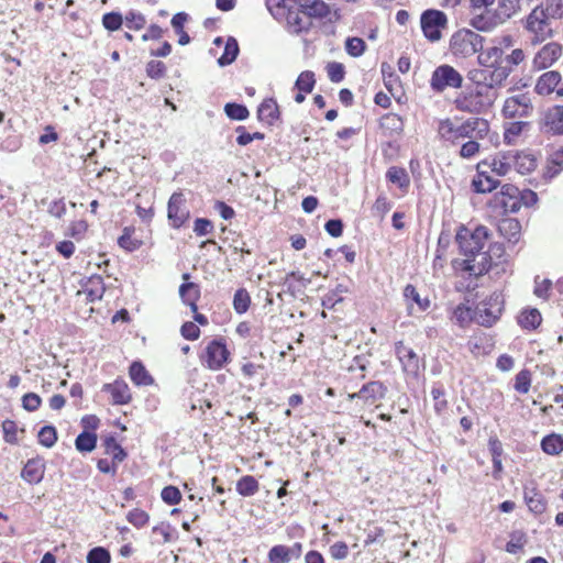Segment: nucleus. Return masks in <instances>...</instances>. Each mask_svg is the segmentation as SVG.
Returning <instances> with one entry per match:
<instances>
[{"mask_svg":"<svg viewBox=\"0 0 563 563\" xmlns=\"http://www.w3.org/2000/svg\"><path fill=\"white\" fill-rule=\"evenodd\" d=\"M488 132V121L478 117L440 119L437 125L439 139L451 146L460 145L466 139L486 137Z\"/></svg>","mask_w":563,"mask_h":563,"instance_id":"nucleus-1","label":"nucleus"},{"mask_svg":"<svg viewBox=\"0 0 563 563\" xmlns=\"http://www.w3.org/2000/svg\"><path fill=\"white\" fill-rule=\"evenodd\" d=\"M498 98V92L494 85H487L484 81H475L467 86L455 97L454 107L470 114L478 115L486 113Z\"/></svg>","mask_w":563,"mask_h":563,"instance_id":"nucleus-2","label":"nucleus"},{"mask_svg":"<svg viewBox=\"0 0 563 563\" xmlns=\"http://www.w3.org/2000/svg\"><path fill=\"white\" fill-rule=\"evenodd\" d=\"M538 202V195L530 189L520 190L518 187L506 184L501 187L499 195L495 196V205L499 206L505 213H516L521 206L532 207Z\"/></svg>","mask_w":563,"mask_h":563,"instance_id":"nucleus-3","label":"nucleus"},{"mask_svg":"<svg viewBox=\"0 0 563 563\" xmlns=\"http://www.w3.org/2000/svg\"><path fill=\"white\" fill-rule=\"evenodd\" d=\"M484 37L475 31L461 29L450 38V51L455 57L466 58L482 51Z\"/></svg>","mask_w":563,"mask_h":563,"instance_id":"nucleus-4","label":"nucleus"},{"mask_svg":"<svg viewBox=\"0 0 563 563\" xmlns=\"http://www.w3.org/2000/svg\"><path fill=\"white\" fill-rule=\"evenodd\" d=\"M489 239V230L484 225H477L473 231L461 227L455 235L456 243L464 255L485 254L482 250Z\"/></svg>","mask_w":563,"mask_h":563,"instance_id":"nucleus-5","label":"nucleus"},{"mask_svg":"<svg viewBox=\"0 0 563 563\" xmlns=\"http://www.w3.org/2000/svg\"><path fill=\"white\" fill-rule=\"evenodd\" d=\"M552 19L543 9V4L537 5L527 15L523 27L531 34V44L537 45L552 37L553 31L549 20Z\"/></svg>","mask_w":563,"mask_h":563,"instance_id":"nucleus-6","label":"nucleus"},{"mask_svg":"<svg viewBox=\"0 0 563 563\" xmlns=\"http://www.w3.org/2000/svg\"><path fill=\"white\" fill-rule=\"evenodd\" d=\"M504 310V297L500 292H493L482 300L474 310V321L479 325L489 328L499 319Z\"/></svg>","mask_w":563,"mask_h":563,"instance_id":"nucleus-7","label":"nucleus"},{"mask_svg":"<svg viewBox=\"0 0 563 563\" xmlns=\"http://www.w3.org/2000/svg\"><path fill=\"white\" fill-rule=\"evenodd\" d=\"M463 76L453 66L442 64L432 71L430 88L435 93H442L446 89H460L463 86Z\"/></svg>","mask_w":563,"mask_h":563,"instance_id":"nucleus-8","label":"nucleus"},{"mask_svg":"<svg viewBox=\"0 0 563 563\" xmlns=\"http://www.w3.org/2000/svg\"><path fill=\"white\" fill-rule=\"evenodd\" d=\"M533 110L531 95L521 92L507 97L504 100L500 113L505 119H527L532 115Z\"/></svg>","mask_w":563,"mask_h":563,"instance_id":"nucleus-9","label":"nucleus"},{"mask_svg":"<svg viewBox=\"0 0 563 563\" xmlns=\"http://www.w3.org/2000/svg\"><path fill=\"white\" fill-rule=\"evenodd\" d=\"M420 25L424 37L434 43L441 40L442 30L448 26V16L440 10L428 9L420 16Z\"/></svg>","mask_w":563,"mask_h":563,"instance_id":"nucleus-10","label":"nucleus"},{"mask_svg":"<svg viewBox=\"0 0 563 563\" xmlns=\"http://www.w3.org/2000/svg\"><path fill=\"white\" fill-rule=\"evenodd\" d=\"M229 357L230 352L224 340L214 339L207 344L201 362L209 369L219 371L228 363Z\"/></svg>","mask_w":563,"mask_h":563,"instance_id":"nucleus-11","label":"nucleus"},{"mask_svg":"<svg viewBox=\"0 0 563 563\" xmlns=\"http://www.w3.org/2000/svg\"><path fill=\"white\" fill-rule=\"evenodd\" d=\"M186 202V197L181 191H176L169 197L167 218L174 229H180L190 217V211Z\"/></svg>","mask_w":563,"mask_h":563,"instance_id":"nucleus-12","label":"nucleus"},{"mask_svg":"<svg viewBox=\"0 0 563 563\" xmlns=\"http://www.w3.org/2000/svg\"><path fill=\"white\" fill-rule=\"evenodd\" d=\"M563 53V46L558 42L544 44L533 56L532 68L543 70L554 65Z\"/></svg>","mask_w":563,"mask_h":563,"instance_id":"nucleus-13","label":"nucleus"},{"mask_svg":"<svg viewBox=\"0 0 563 563\" xmlns=\"http://www.w3.org/2000/svg\"><path fill=\"white\" fill-rule=\"evenodd\" d=\"M395 354L401 365L402 372L412 377H417L420 371V358L418 354L402 341L395 343Z\"/></svg>","mask_w":563,"mask_h":563,"instance_id":"nucleus-14","label":"nucleus"},{"mask_svg":"<svg viewBox=\"0 0 563 563\" xmlns=\"http://www.w3.org/2000/svg\"><path fill=\"white\" fill-rule=\"evenodd\" d=\"M534 92L539 96H548L556 92L559 97H563L562 76L556 70H548L543 73L534 85Z\"/></svg>","mask_w":563,"mask_h":563,"instance_id":"nucleus-15","label":"nucleus"},{"mask_svg":"<svg viewBox=\"0 0 563 563\" xmlns=\"http://www.w3.org/2000/svg\"><path fill=\"white\" fill-rule=\"evenodd\" d=\"M467 258L455 264V268L471 277H478L488 272L490 257L486 254L466 255Z\"/></svg>","mask_w":563,"mask_h":563,"instance_id":"nucleus-16","label":"nucleus"},{"mask_svg":"<svg viewBox=\"0 0 563 563\" xmlns=\"http://www.w3.org/2000/svg\"><path fill=\"white\" fill-rule=\"evenodd\" d=\"M476 175L472 180V187L475 192H492L499 186L498 178L487 168L486 162H479L476 166Z\"/></svg>","mask_w":563,"mask_h":563,"instance_id":"nucleus-17","label":"nucleus"},{"mask_svg":"<svg viewBox=\"0 0 563 563\" xmlns=\"http://www.w3.org/2000/svg\"><path fill=\"white\" fill-rule=\"evenodd\" d=\"M386 391L387 388L382 382L373 380L363 385L357 393L349 394V399L353 400L360 398L365 401L375 402L376 400L383 399Z\"/></svg>","mask_w":563,"mask_h":563,"instance_id":"nucleus-18","label":"nucleus"},{"mask_svg":"<svg viewBox=\"0 0 563 563\" xmlns=\"http://www.w3.org/2000/svg\"><path fill=\"white\" fill-rule=\"evenodd\" d=\"M288 31L292 34L307 33L311 26L312 21L303 10H289L286 16Z\"/></svg>","mask_w":563,"mask_h":563,"instance_id":"nucleus-19","label":"nucleus"},{"mask_svg":"<svg viewBox=\"0 0 563 563\" xmlns=\"http://www.w3.org/2000/svg\"><path fill=\"white\" fill-rule=\"evenodd\" d=\"M511 167L521 175L533 172L537 167V158L533 154L525 151H509Z\"/></svg>","mask_w":563,"mask_h":563,"instance_id":"nucleus-20","label":"nucleus"},{"mask_svg":"<svg viewBox=\"0 0 563 563\" xmlns=\"http://www.w3.org/2000/svg\"><path fill=\"white\" fill-rule=\"evenodd\" d=\"M78 295L85 294L88 302L101 300L106 291L103 278L100 275L90 276L82 285Z\"/></svg>","mask_w":563,"mask_h":563,"instance_id":"nucleus-21","label":"nucleus"},{"mask_svg":"<svg viewBox=\"0 0 563 563\" xmlns=\"http://www.w3.org/2000/svg\"><path fill=\"white\" fill-rule=\"evenodd\" d=\"M542 129L547 133L563 134V106H554L544 113Z\"/></svg>","mask_w":563,"mask_h":563,"instance_id":"nucleus-22","label":"nucleus"},{"mask_svg":"<svg viewBox=\"0 0 563 563\" xmlns=\"http://www.w3.org/2000/svg\"><path fill=\"white\" fill-rule=\"evenodd\" d=\"M45 473V462L44 460L36 457L29 460L22 472V478L31 485L38 484L42 482Z\"/></svg>","mask_w":563,"mask_h":563,"instance_id":"nucleus-23","label":"nucleus"},{"mask_svg":"<svg viewBox=\"0 0 563 563\" xmlns=\"http://www.w3.org/2000/svg\"><path fill=\"white\" fill-rule=\"evenodd\" d=\"M510 159V153L507 151L497 153L492 158L484 159L483 162L487 163V168L496 177H504L512 169Z\"/></svg>","mask_w":563,"mask_h":563,"instance_id":"nucleus-24","label":"nucleus"},{"mask_svg":"<svg viewBox=\"0 0 563 563\" xmlns=\"http://www.w3.org/2000/svg\"><path fill=\"white\" fill-rule=\"evenodd\" d=\"M498 232L509 243L516 244L521 236V224L515 218H503L497 224Z\"/></svg>","mask_w":563,"mask_h":563,"instance_id":"nucleus-25","label":"nucleus"},{"mask_svg":"<svg viewBox=\"0 0 563 563\" xmlns=\"http://www.w3.org/2000/svg\"><path fill=\"white\" fill-rule=\"evenodd\" d=\"M103 390L111 395L114 405H125L131 400L130 388L122 379H115L111 384H106Z\"/></svg>","mask_w":563,"mask_h":563,"instance_id":"nucleus-26","label":"nucleus"},{"mask_svg":"<svg viewBox=\"0 0 563 563\" xmlns=\"http://www.w3.org/2000/svg\"><path fill=\"white\" fill-rule=\"evenodd\" d=\"M504 22L497 18L496 12L486 11L471 19V25L479 32H492Z\"/></svg>","mask_w":563,"mask_h":563,"instance_id":"nucleus-27","label":"nucleus"},{"mask_svg":"<svg viewBox=\"0 0 563 563\" xmlns=\"http://www.w3.org/2000/svg\"><path fill=\"white\" fill-rule=\"evenodd\" d=\"M523 498L529 510L534 515H541L547 510V500L536 487H525Z\"/></svg>","mask_w":563,"mask_h":563,"instance_id":"nucleus-28","label":"nucleus"},{"mask_svg":"<svg viewBox=\"0 0 563 563\" xmlns=\"http://www.w3.org/2000/svg\"><path fill=\"white\" fill-rule=\"evenodd\" d=\"M379 126L387 136L400 135L404 131L402 118L396 113H386L379 120Z\"/></svg>","mask_w":563,"mask_h":563,"instance_id":"nucleus-29","label":"nucleus"},{"mask_svg":"<svg viewBox=\"0 0 563 563\" xmlns=\"http://www.w3.org/2000/svg\"><path fill=\"white\" fill-rule=\"evenodd\" d=\"M476 54L478 64L486 68H493L498 66L504 56L501 47H497L496 45H493L485 49L482 48V51L477 52Z\"/></svg>","mask_w":563,"mask_h":563,"instance_id":"nucleus-30","label":"nucleus"},{"mask_svg":"<svg viewBox=\"0 0 563 563\" xmlns=\"http://www.w3.org/2000/svg\"><path fill=\"white\" fill-rule=\"evenodd\" d=\"M257 118L261 122L273 125L279 119L278 104L274 99H265L257 109Z\"/></svg>","mask_w":563,"mask_h":563,"instance_id":"nucleus-31","label":"nucleus"},{"mask_svg":"<svg viewBox=\"0 0 563 563\" xmlns=\"http://www.w3.org/2000/svg\"><path fill=\"white\" fill-rule=\"evenodd\" d=\"M351 280L346 283H339L333 289H331L322 299V306L332 309L339 302H342L344 296L351 292Z\"/></svg>","mask_w":563,"mask_h":563,"instance_id":"nucleus-32","label":"nucleus"},{"mask_svg":"<svg viewBox=\"0 0 563 563\" xmlns=\"http://www.w3.org/2000/svg\"><path fill=\"white\" fill-rule=\"evenodd\" d=\"M179 296L183 302L190 307L192 312L198 309L197 301L200 298V288L197 284L186 282L179 287Z\"/></svg>","mask_w":563,"mask_h":563,"instance_id":"nucleus-33","label":"nucleus"},{"mask_svg":"<svg viewBox=\"0 0 563 563\" xmlns=\"http://www.w3.org/2000/svg\"><path fill=\"white\" fill-rule=\"evenodd\" d=\"M129 374L131 380L137 386H150L154 384V378L139 361H134L130 365Z\"/></svg>","mask_w":563,"mask_h":563,"instance_id":"nucleus-34","label":"nucleus"},{"mask_svg":"<svg viewBox=\"0 0 563 563\" xmlns=\"http://www.w3.org/2000/svg\"><path fill=\"white\" fill-rule=\"evenodd\" d=\"M521 0H497L495 12L504 23L520 11Z\"/></svg>","mask_w":563,"mask_h":563,"instance_id":"nucleus-35","label":"nucleus"},{"mask_svg":"<svg viewBox=\"0 0 563 563\" xmlns=\"http://www.w3.org/2000/svg\"><path fill=\"white\" fill-rule=\"evenodd\" d=\"M542 321L541 313L538 309H525L518 316V323L525 330H536Z\"/></svg>","mask_w":563,"mask_h":563,"instance_id":"nucleus-36","label":"nucleus"},{"mask_svg":"<svg viewBox=\"0 0 563 563\" xmlns=\"http://www.w3.org/2000/svg\"><path fill=\"white\" fill-rule=\"evenodd\" d=\"M485 137L466 139L460 144L459 155L464 159H473L479 155L482 151L481 140Z\"/></svg>","mask_w":563,"mask_h":563,"instance_id":"nucleus-37","label":"nucleus"},{"mask_svg":"<svg viewBox=\"0 0 563 563\" xmlns=\"http://www.w3.org/2000/svg\"><path fill=\"white\" fill-rule=\"evenodd\" d=\"M529 126L528 122L525 121H512L505 125L503 139L505 144L514 145L517 139L521 135L525 128Z\"/></svg>","mask_w":563,"mask_h":563,"instance_id":"nucleus-38","label":"nucleus"},{"mask_svg":"<svg viewBox=\"0 0 563 563\" xmlns=\"http://www.w3.org/2000/svg\"><path fill=\"white\" fill-rule=\"evenodd\" d=\"M541 449L549 455H559L563 451V437L555 433L545 435L541 441Z\"/></svg>","mask_w":563,"mask_h":563,"instance_id":"nucleus-39","label":"nucleus"},{"mask_svg":"<svg viewBox=\"0 0 563 563\" xmlns=\"http://www.w3.org/2000/svg\"><path fill=\"white\" fill-rule=\"evenodd\" d=\"M451 319L461 328H465L474 320V311L467 305L460 303L453 309Z\"/></svg>","mask_w":563,"mask_h":563,"instance_id":"nucleus-40","label":"nucleus"},{"mask_svg":"<svg viewBox=\"0 0 563 563\" xmlns=\"http://www.w3.org/2000/svg\"><path fill=\"white\" fill-rule=\"evenodd\" d=\"M258 482L254 476L245 475L236 483V492L243 497L254 496L258 492Z\"/></svg>","mask_w":563,"mask_h":563,"instance_id":"nucleus-41","label":"nucleus"},{"mask_svg":"<svg viewBox=\"0 0 563 563\" xmlns=\"http://www.w3.org/2000/svg\"><path fill=\"white\" fill-rule=\"evenodd\" d=\"M239 54V44L238 41L233 37H230L224 46V51L222 55L218 58V64L223 67L232 64Z\"/></svg>","mask_w":563,"mask_h":563,"instance_id":"nucleus-42","label":"nucleus"},{"mask_svg":"<svg viewBox=\"0 0 563 563\" xmlns=\"http://www.w3.org/2000/svg\"><path fill=\"white\" fill-rule=\"evenodd\" d=\"M103 446L106 453L112 456L113 462H122L126 457L125 451L114 437L103 439Z\"/></svg>","mask_w":563,"mask_h":563,"instance_id":"nucleus-43","label":"nucleus"},{"mask_svg":"<svg viewBox=\"0 0 563 563\" xmlns=\"http://www.w3.org/2000/svg\"><path fill=\"white\" fill-rule=\"evenodd\" d=\"M431 396L434 401V411L438 415H441L448 408V401L445 399V389L443 385L440 383H435L431 388Z\"/></svg>","mask_w":563,"mask_h":563,"instance_id":"nucleus-44","label":"nucleus"},{"mask_svg":"<svg viewBox=\"0 0 563 563\" xmlns=\"http://www.w3.org/2000/svg\"><path fill=\"white\" fill-rule=\"evenodd\" d=\"M493 68L494 71L490 73V82H487V85H494V88L497 90V88L504 85V82L514 71V68L506 64L504 66L498 65Z\"/></svg>","mask_w":563,"mask_h":563,"instance_id":"nucleus-45","label":"nucleus"},{"mask_svg":"<svg viewBox=\"0 0 563 563\" xmlns=\"http://www.w3.org/2000/svg\"><path fill=\"white\" fill-rule=\"evenodd\" d=\"M97 444V435L92 432L84 431L77 435L75 446L79 452H91Z\"/></svg>","mask_w":563,"mask_h":563,"instance_id":"nucleus-46","label":"nucleus"},{"mask_svg":"<svg viewBox=\"0 0 563 563\" xmlns=\"http://www.w3.org/2000/svg\"><path fill=\"white\" fill-rule=\"evenodd\" d=\"M251 305V297L245 288H239L233 296V308L238 314L245 313Z\"/></svg>","mask_w":563,"mask_h":563,"instance_id":"nucleus-47","label":"nucleus"},{"mask_svg":"<svg viewBox=\"0 0 563 563\" xmlns=\"http://www.w3.org/2000/svg\"><path fill=\"white\" fill-rule=\"evenodd\" d=\"M314 74L310 70H305L298 76L295 82V88L303 93H310L314 87Z\"/></svg>","mask_w":563,"mask_h":563,"instance_id":"nucleus-48","label":"nucleus"},{"mask_svg":"<svg viewBox=\"0 0 563 563\" xmlns=\"http://www.w3.org/2000/svg\"><path fill=\"white\" fill-rule=\"evenodd\" d=\"M289 550L287 545L278 544L274 545L267 554L269 563H289L291 561L289 556Z\"/></svg>","mask_w":563,"mask_h":563,"instance_id":"nucleus-49","label":"nucleus"},{"mask_svg":"<svg viewBox=\"0 0 563 563\" xmlns=\"http://www.w3.org/2000/svg\"><path fill=\"white\" fill-rule=\"evenodd\" d=\"M345 52L352 57H360L366 51V43L361 37H347L345 40Z\"/></svg>","mask_w":563,"mask_h":563,"instance_id":"nucleus-50","label":"nucleus"},{"mask_svg":"<svg viewBox=\"0 0 563 563\" xmlns=\"http://www.w3.org/2000/svg\"><path fill=\"white\" fill-rule=\"evenodd\" d=\"M404 297L407 300H412L419 307L420 311H426L430 307L429 298H421L413 285H407L404 289Z\"/></svg>","mask_w":563,"mask_h":563,"instance_id":"nucleus-51","label":"nucleus"},{"mask_svg":"<svg viewBox=\"0 0 563 563\" xmlns=\"http://www.w3.org/2000/svg\"><path fill=\"white\" fill-rule=\"evenodd\" d=\"M152 532L158 533L162 537L158 543H168L177 539V533L175 528L172 527L168 522H161L153 527Z\"/></svg>","mask_w":563,"mask_h":563,"instance_id":"nucleus-52","label":"nucleus"},{"mask_svg":"<svg viewBox=\"0 0 563 563\" xmlns=\"http://www.w3.org/2000/svg\"><path fill=\"white\" fill-rule=\"evenodd\" d=\"M225 114L232 119L238 121H243L249 118L250 112L244 104L229 102L224 106Z\"/></svg>","mask_w":563,"mask_h":563,"instance_id":"nucleus-53","label":"nucleus"},{"mask_svg":"<svg viewBox=\"0 0 563 563\" xmlns=\"http://www.w3.org/2000/svg\"><path fill=\"white\" fill-rule=\"evenodd\" d=\"M40 444L45 448H52L57 441V431L53 426H44L37 433Z\"/></svg>","mask_w":563,"mask_h":563,"instance_id":"nucleus-54","label":"nucleus"},{"mask_svg":"<svg viewBox=\"0 0 563 563\" xmlns=\"http://www.w3.org/2000/svg\"><path fill=\"white\" fill-rule=\"evenodd\" d=\"M126 520L136 529H141L148 523L150 516L146 511L134 508L128 512Z\"/></svg>","mask_w":563,"mask_h":563,"instance_id":"nucleus-55","label":"nucleus"},{"mask_svg":"<svg viewBox=\"0 0 563 563\" xmlns=\"http://www.w3.org/2000/svg\"><path fill=\"white\" fill-rule=\"evenodd\" d=\"M386 178L390 183L397 184L400 188L407 187L409 184L408 175L401 167H390L387 170Z\"/></svg>","mask_w":563,"mask_h":563,"instance_id":"nucleus-56","label":"nucleus"},{"mask_svg":"<svg viewBox=\"0 0 563 563\" xmlns=\"http://www.w3.org/2000/svg\"><path fill=\"white\" fill-rule=\"evenodd\" d=\"M306 14L313 18H324L329 13V7L321 0H313L305 10Z\"/></svg>","mask_w":563,"mask_h":563,"instance_id":"nucleus-57","label":"nucleus"},{"mask_svg":"<svg viewBox=\"0 0 563 563\" xmlns=\"http://www.w3.org/2000/svg\"><path fill=\"white\" fill-rule=\"evenodd\" d=\"M125 26L130 30H141L146 24L145 16L137 11L131 10L125 14Z\"/></svg>","mask_w":563,"mask_h":563,"instance_id":"nucleus-58","label":"nucleus"},{"mask_svg":"<svg viewBox=\"0 0 563 563\" xmlns=\"http://www.w3.org/2000/svg\"><path fill=\"white\" fill-rule=\"evenodd\" d=\"M123 24V18L119 12H108L102 16V25L106 30L118 31Z\"/></svg>","mask_w":563,"mask_h":563,"instance_id":"nucleus-59","label":"nucleus"},{"mask_svg":"<svg viewBox=\"0 0 563 563\" xmlns=\"http://www.w3.org/2000/svg\"><path fill=\"white\" fill-rule=\"evenodd\" d=\"M110 552L101 547L91 549L87 554V563H110Z\"/></svg>","mask_w":563,"mask_h":563,"instance_id":"nucleus-60","label":"nucleus"},{"mask_svg":"<svg viewBox=\"0 0 563 563\" xmlns=\"http://www.w3.org/2000/svg\"><path fill=\"white\" fill-rule=\"evenodd\" d=\"M531 386V374L528 369L520 371L515 378V389L520 394H527Z\"/></svg>","mask_w":563,"mask_h":563,"instance_id":"nucleus-61","label":"nucleus"},{"mask_svg":"<svg viewBox=\"0 0 563 563\" xmlns=\"http://www.w3.org/2000/svg\"><path fill=\"white\" fill-rule=\"evenodd\" d=\"M2 432L4 434V439L9 443H18L19 437L18 433H24V430H19L15 422L11 420H5L2 422Z\"/></svg>","mask_w":563,"mask_h":563,"instance_id":"nucleus-62","label":"nucleus"},{"mask_svg":"<svg viewBox=\"0 0 563 563\" xmlns=\"http://www.w3.org/2000/svg\"><path fill=\"white\" fill-rule=\"evenodd\" d=\"M542 4L552 19H563V0H545Z\"/></svg>","mask_w":563,"mask_h":563,"instance_id":"nucleus-63","label":"nucleus"},{"mask_svg":"<svg viewBox=\"0 0 563 563\" xmlns=\"http://www.w3.org/2000/svg\"><path fill=\"white\" fill-rule=\"evenodd\" d=\"M563 169V148L555 151L550 158L549 170L551 177L558 175Z\"/></svg>","mask_w":563,"mask_h":563,"instance_id":"nucleus-64","label":"nucleus"}]
</instances>
